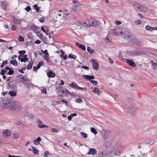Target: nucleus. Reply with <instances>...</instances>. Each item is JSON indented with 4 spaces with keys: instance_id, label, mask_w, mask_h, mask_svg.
<instances>
[{
    "instance_id": "13d9d810",
    "label": "nucleus",
    "mask_w": 157,
    "mask_h": 157,
    "mask_svg": "<svg viewBox=\"0 0 157 157\" xmlns=\"http://www.w3.org/2000/svg\"><path fill=\"white\" fill-rule=\"evenodd\" d=\"M152 65L153 66V68H157V63H152Z\"/></svg>"
},
{
    "instance_id": "4d7b16f0",
    "label": "nucleus",
    "mask_w": 157,
    "mask_h": 157,
    "mask_svg": "<svg viewBox=\"0 0 157 157\" xmlns=\"http://www.w3.org/2000/svg\"><path fill=\"white\" fill-rule=\"evenodd\" d=\"M115 23L117 25H119L121 23V22L120 21H115Z\"/></svg>"
},
{
    "instance_id": "0eeeda50",
    "label": "nucleus",
    "mask_w": 157,
    "mask_h": 157,
    "mask_svg": "<svg viewBox=\"0 0 157 157\" xmlns=\"http://www.w3.org/2000/svg\"><path fill=\"white\" fill-rule=\"evenodd\" d=\"M132 40H130L131 43L135 44L138 46H141L142 44V42L141 41H140L138 39H137L135 37L134 38H132Z\"/></svg>"
},
{
    "instance_id": "9d476101",
    "label": "nucleus",
    "mask_w": 157,
    "mask_h": 157,
    "mask_svg": "<svg viewBox=\"0 0 157 157\" xmlns=\"http://www.w3.org/2000/svg\"><path fill=\"white\" fill-rule=\"evenodd\" d=\"M11 135V132L10 130H4L3 132V136L7 138Z\"/></svg>"
},
{
    "instance_id": "a878e982",
    "label": "nucleus",
    "mask_w": 157,
    "mask_h": 157,
    "mask_svg": "<svg viewBox=\"0 0 157 157\" xmlns=\"http://www.w3.org/2000/svg\"><path fill=\"white\" fill-rule=\"evenodd\" d=\"M68 58H73V59H77V56L73 55V54L71 53V54H70L68 56Z\"/></svg>"
},
{
    "instance_id": "e2e57ef3",
    "label": "nucleus",
    "mask_w": 157,
    "mask_h": 157,
    "mask_svg": "<svg viewBox=\"0 0 157 157\" xmlns=\"http://www.w3.org/2000/svg\"><path fill=\"white\" fill-rule=\"evenodd\" d=\"M33 71H36V72L37 71V69H38L37 68V67H34L33 68Z\"/></svg>"
},
{
    "instance_id": "bf43d9fd",
    "label": "nucleus",
    "mask_w": 157,
    "mask_h": 157,
    "mask_svg": "<svg viewBox=\"0 0 157 157\" xmlns=\"http://www.w3.org/2000/svg\"><path fill=\"white\" fill-rule=\"evenodd\" d=\"M16 26L15 25H13L12 26V30L14 31L16 30Z\"/></svg>"
},
{
    "instance_id": "4c0bfd02",
    "label": "nucleus",
    "mask_w": 157,
    "mask_h": 157,
    "mask_svg": "<svg viewBox=\"0 0 157 157\" xmlns=\"http://www.w3.org/2000/svg\"><path fill=\"white\" fill-rule=\"evenodd\" d=\"M24 9L28 12H29V11L31 10L30 6H27L26 8H25Z\"/></svg>"
},
{
    "instance_id": "c9c22d12",
    "label": "nucleus",
    "mask_w": 157,
    "mask_h": 157,
    "mask_svg": "<svg viewBox=\"0 0 157 157\" xmlns=\"http://www.w3.org/2000/svg\"><path fill=\"white\" fill-rule=\"evenodd\" d=\"M145 28L146 29L150 30V31H152L154 29L153 28L151 27H150L149 26L147 25L146 26Z\"/></svg>"
},
{
    "instance_id": "2f4dec72",
    "label": "nucleus",
    "mask_w": 157,
    "mask_h": 157,
    "mask_svg": "<svg viewBox=\"0 0 157 157\" xmlns=\"http://www.w3.org/2000/svg\"><path fill=\"white\" fill-rule=\"evenodd\" d=\"M19 136V133L16 132L14 133L13 135V137L15 139H17L18 138Z\"/></svg>"
},
{
    "instance_id": "f03ea898",
    "label": "nucleus",
    "mask_w": 157,
    "mask_h": 157,
    "mask_svg": "<svg viewBox=\"0 0 157 157\" xmlns=\"http://www.w3.org/2000/svg\"><path fill=\"white\" fill-rule=\"evenodd\" d=\"M6 88L8 89H14L17 85V82L16 80H13L11 81H9L8 82Z\"/></svg>"
},
{
    "instance_id": "bb28decb",
    "label": "nucleus",
    "mask_w": 157,
    "mask_h": 157,
    "mask_svg": "<svg viewBox=\"0 0 157 157\" xmlns=\"http://www.w3.org/2000/svg\"><path fill=\"white\" fill-rule=\"evenodd\" d=\"M32 148L33 149V152L34 154L37 155L39 154V151L38 150L35 148L33 147H32Z\"/></svg>"
},
{
    "instance_id": "8fccbe9b",
    "label": "nucleus",
    "mask_w": 157,
    "mask_h": 157,
    "mask_svg": "<svg viewBox=\"0 0 157 157\" xmlns=\"http://www.w3.org/2000/svg\"><path fill=\"white\" fill-rule=\"evenodd\" d=\"M141 23V20H137V21H135V23L137 25H139Z\"/></svg>"
},
{
    "instance_id": "20e7f679",
    "label": "nucleus",
    "mask_w": 157,
    "mask_h": 157,
    "mask_svg": "<svg viewBox=\"0 0 157 157\" xmlns=\"http://www.w3.org/2000/svg\"><path fill=\"white\" fill-rule=\"evenodd\" d=\"M90 62L93 64L92 66L94 69L95 71L98 70L99 67V64L98 62L93 59H91Z\"/></svg>"
},
{
    "instance_id": "b1692460",
    "label": "nucleus",
    "mask_w": 157,
    "mask_h": 157,
    "mask_svg": "<svg viewBox=\"0 0 157 157\" xmlns=\"http://www.w3.org/2000/svg\"><path fill=\"white\" fill-rule=\"evenodd\" d=\"M87 51L91 54H93L94 53V50L92 49L90 47H88L87 48Z\"/></svg>"
},
{
    "instance_id": "680f3d73",
    "label": "nucleus",
    "mask_w": 157,
    "mask_h": 157,
    "mask_svg": "<svg viewBox=\"0 0 157 157\" xmlns=\"http://www.w3.org/2000/svg\"><path fill=\"white\" fill-rule=\"evenodd\" d=\"M18 71L21 73H22V74H24V72L23 71V69H19Z\"/></svg>"
},
{
    "instance_id": "e433bc0d",
    "label": "nucleus",
    "mask_w": 157,
    "mask_h": 157,
    "mask_svg": "<svg viewBox=\"0 0 157 157\" xmlns=\"http://www.w3.org/2000/svg\"><path fill=\"white\" fill-rule=\"evenodd\" d=\"M18 40L20 41L23 42L24 40V37L21 36H19L18 37Z\"/></svg>"
},
{
    "instance_id": "423d86ee",
    "label": "nucleus",
    "mask_w": 157,
    "mask_h": 157,
    "mask_svg": "<svg viewBox=\"0 0 157 157\" xmlns=\"http://www.w3.org/2000/svg\"><path fill=\"white\" fill-rule=\"evenodd\" d=\"M155 140L153 138H149L146 140L145 144L151 145L154 144L155 143Z\"/></svg>"
},
{
    "instance_id": "412c9836",
    "label": "nucleus",
    "mask_w": 157,
    "mask_h": 157,
    "mask_svg": "<svg viewBox=\"0 0 157 157\" xmlns=\"http://www.w3.org/2000/svg\"><path fill=\"white\" fill-rule=\"evenodd\" d=\"M33 63V61L32 59L31 60V61L29 62V63L27 67V69L28 70H30L31 69L32 67V64Z\"/></svg>"
},
{
    "instance_id": "2eb2a0df",
    "label": "nucleus",
    "mask_w": 157,
    "mask_h": 157,
    "mask_svg": "<svg viewBox=\"0 0 157 157\" xmlns=\"http://www.w3.org/2000/svg\"><path fill=\"white\" fill-rule=\"evenodd\" d=\"M69 86L72 88L78 90V86L74 82H72L71 84H69Z\"/></svg>"
},
{
    "instance_id": "72a5a7b5",
    "label": "nucleus",
    "mask_w": 157,
    "mask_h": 157,
    "mask_svg": "<svg viewBox=\"0 0 157 157\" xmlns=\"http://www.w3.org/2000/svg\"><path fill=\"white\" fill-rule=\"evenodd\" d=\"M78 90L86 91L87 90V88L86 87H81L78 86Z\"/></svg>"
},
{
    "instance_id": "49530a36",
    "label": "nucleus",
    "mask_w": 157,
    "mask_h": 157,
    "mask_svg": "<svg viewBox=\"0 0 157 157\" xmlns=\"http://www.w3.org/2000/svg\"><path fill=\"white\" fill-rule=\"evenodd\" d=\"M90 82H91L92 83L94 84H96V85L98 84V82L96 81L91 80H90Z\"/></svg>"
},
{
    "instance_id": "a211bd4d",
    "label": "nucleus",
    "mask_w": 157,
    "mask_h": 157,
    "mask_svg": "<svg viewBox=\"0 0 157 157\" xmlns=\"http://www.w3.org/2000/svg\"><path fill=\"white\" fill-rule=\"evenodd\" d=\"M41 140V138L40 137H38L36 139L34 140V142L35 144L37 145Z\"/></svg>"
},
{
    "instance_id": "cd10ccee",
    "label": "nucleus",
    "mask_w": 157,
    "mask_h": 157,
    "mask_svg": "<svg viewBox=\"0 0 157 157\" xmlns=\"http://www.w3.org/2000/svg\"><path fill=\"white\" fill-rule=\"evenodd\" d=\"M80 135L82 137L84 138H86L88 136L87 134L86 133L82 132H80Z\"/></svg>"
},
{
    "instance_id": "864d4df0",
    "label": "nucleus",
    "mask_w": 157,
    "mask_h": 157,
    "mask_svg": "<svg viewBox=\"0 0 157 157\" xmlns=\"http://www.w3.org/2000/svg\"><path fill=\"white\" fill-rule=\"evenodd\" d=\"M62 102L64 103L65 104L67 105V106H68V103L67 102V101L66 100H65V99H63L62 101H61Z\"/></svg>"
},
{
    "instance_id": "6ab92c4d",
    "label": "nucleus",
    "mask_w": 157,
    "mask_h": 157,
    "mask_svg": "<svg viewBox=\"0 0 157 157\" xmlns=\"http://www.w3.org/2000/svg\"><path fill=\"white\" fill-rule=\"evenodd\" d=\"M10 63L13 65L17 66L18 65L17 61L16 59L11 60L10 61Z\"/></svg>"
},
{
    "instance_id": "338daca9",
    "label": "nucleus",
    "mask_w": 157,
    "mask_h": 157,
    "mask_svg": "<svg viewBox=\"0 0 157 157\" xmlns=\"http://www.w3.org/2000/svg\"><path fill=\"white\" fill-rule=\"evenodd\" d=\"M72 117L71 116V115H70L68 117V119L69 121H71V119L72 118Z\"/></svg>"
},
{
    "instance_id": "0e129e2a",
    "label": "nucleus",
    "mask_w": 157,
    "mask_h": 157,
    "mask_svg": "<svg viewBox=\"0 0 157 157\" xmlns=\"http://www.w3.org/2000/svg\"><path fill=\"white\" fill-rule=\"evenodd\" d=\"M34 43L37 44H39L41 43V41L40 40H37L35 41Z\"/></svg>"
},
{
    "instance_id": "774afa93",
    "label": "nucleus",
    "mask_w": 157,
    "mask_h": 157,
    "mask_svg": "<svg viewBox=\"0 0 157 157\" xmlns=\"http://www.w3.org/2000/svg\"><path fill=\"white\" fill-rule=\"evenodd\" d=\"M76 45L79 48L81 45V44H80L78 42H76L75 43Z\"/></svg>"
},
{
    "instance_id": "f3484780",
    "label": "nucleus",
    "mask_w": 157,
    "mask_h": 157,
    "mask_svg": "<svg viewBox=\"0 0 157 157\" xmlns=\"http://www.w3.org/2000/svg\"><path fill=\"white\" fill-rule=\"evenodd\" d=\"M49 78H54L55 76V73H54L52 71H49L48 72L47 74Z\"/></svg>"
},
{
    "instance_id": "c756f323",
    "label": "nucleus",
    "mask_w": 157,
    "mask_h": 157,
    "mask_svg": "<svg viewBox=\"0 0 157 157\" xmlns=\"http://www.w3.org/2000/svg\"><path fill=\"white\" fill-rule=\"evenodd\" d=\"M59 91H60V92L62 94H63L65 93V91L64 90V88H63L61 86H59Z\"/></svg>"
},
{
    "instance_id": "f257e3e1",
    "label": "nucleus",
    "mask_w": 157,
    "mask_h": 157,
    "mask_svg": "<svg viewBox=\"0 0 157 157\" xmlns=\"http://www.w3.org/2000/svg\"><path fill=\"white\" fill-rule=\"evenodd\" d=\"M77 25L79 26L82 25L85 27H88L89 26H96L97 25V24L95 20L94 21H92V20H86V21L83 22H78Z\"/></svg>"
},
{
    "instance_id": "6e6552de",
    "label": "nucleus",
    "mask_w": 157,
    "mask_h": 157,
    "mask_svg": "<svg viewBox=\"0 0 157 157\" xmlns=\"http://www.w3.org/2000/svg\"><path fill=\"white\" fill-rule=\"evenodd\" d=\"M132 5L135 10L139 11L140 7L141 6V4L133 2L132 3Z\"/></svg>"
},
{
    "instance_id": "09e8293b",
    "label": "nucleus",
    "mask_w": 157,
    "mask_h": 157,
    "mask_svg": "<svg viewBox=\"0 0 157 157\" xmlns=\"http://www.w3.org/2000/svg\"><path fill=\"white\" fill-rule=\"evenodd\" d=\"M79 48L81 49H82L83 50H86V47L85 46L81 44Z\"/></svg>"
},
{
    "instance_id": "393cba45",
    "label": "nucleus",
    "mask_w": 157,
    "mask_h": 157,
    "mask_svg": "<svg viewBox=\"0 0 157 157\" xmlns=\"http://www.w3.org/2000/svg\"><path fill=\"white\" fill-rule=\"evenodd\" d=\"M93 91L94 93H97L98 94H99L100 93H101V91L99 90V89L97 87H95Z\"/></svg>"
},
{
    "instance_id": "79ce46f5",
    "label": "nucleus",
    "mask_w": 157,
    "mask_h": 157,
    "mask_svg": "<svg viewBox=\"0 0 157 157\" xmlns=\"http://www.w3.org/2000/svg\"><path fill=\"white\" fill-rule=\"evenodd\" d=\"M8 63V62L6 60L3 61V62L2 63V64L1 65V68H3L5 64H6Z\"/></svg>"
},
{
    "instance_id": "37998d69",
    "label": "nucleus",
    "mask_w": 157,
    "mask_h": 157,
    "mask_svg": "<svg viewBox=\"0 0 157 157\" xmlns=\"http://www.w3.org/2000/svg\"><path fill=\"white\" fill-rule=\"evenodd\" d=\"M19 21V20H13V22L14 24H19L20 25L21 24V22Z\"/></svg>"
},
{
    "instance_id": "c03bdc74",
    "label": "nucleus",
    "mask_w": 157,
    "mask_h": 157,
    "mask_svg": "<svg viewBox=\"0 0 157 157\" xmlns=\"http://www.w3.org/2000/svg\"><path fill=\"white\" fill-rule=\"evenodd\" d=\"M41 30L43 31L44 33H45V34L47 35H48V31L47 32H46L45 30V29H44V27L43 26H42L41 28Z\"/></svg>"
},
{
    "instance_id": "69168bd1",
    "label": "nucleus",
    "mask_w": 157,
    "mask_h": 157,
    "mask_svg": "<svg viewBox=\"0 0 157 157\" xmlns=\"http://www.w3.org/2000/svg\"><path fill=\"white\" fill-rule=\"evenodd\" d=\"M71 116L73 117L76 116L77 115V113H74L70 114Z\"/></svg>"
},
{
    "instance_id": "39448f33",
    "label": "nucleus",
    "mask_w": 157,
    "mask_h": 157,
    "mask_svg": "<svg viewBox=\"0 0 157 157\" xmlns=\"http://www.w3.org/2000/svg\"><path fill=\"white\" fill-rule=\"evenodd\" d=\"M124 37L125 39L127 40L128 41L131 42L130 40H132V38H134V37H131L132 34L131 33H128L127 32L124 33Z\"/></svg>"
},
{
    "instance_id": "f8f14e48",
    "label": "nucleus",
    "mask_w": 157,
    "mask_h": 157,
    "mask_svg": "<svg viewBox=\"0 0 157 157\" xmlns=\"http://www.w3.org/2000/svg\"><path fill=\"white\" fill-rule=\"evenodd\" d=\"M80 8L81 6L80 4L79 3L73 7L72 8V11L74 12H75V11H77L79 10L80 9Z\"/></svg>"
},
{
    "instance_id": "5701e85b",
    "label": "nucleus",
    "mask_w": 157,
    "mask_h": 157,
    "mask_svg": "<svg viewBox=\"0 0 157 157\" xmlns=\"http://www.w3.org/2000/svg\"><path fill=\"white\" fill-rule=\"evenodd\" d=\"M9 94L11 96L13 97L16 96L17 95L16 92L13 91H10L9 92Z\"/></svg>"
},
{
    "instance_id": "f704fd0d",
    "label": "nucleus",
    "mask_w": 157,
    "mask_h": 157,
    "mask_svg": "<svg viewBox=\"0 0 157 157\" xmlns=\"http://www.w3.org/2000/svg\"><path fill=\"white\" fill-rule=\"evenodd\" d=\"M44 64V63L43 62H39V63L37 65L36 67H37L38 69H39L40 67L42 66Z\"/></svg>"
},
{
    "instance_id": "ddd939ff",
    "label": "nucleus",
    "mask_w": 157,
    "mask_h": 157,
    "mask_svg": "<svg viewBox=\"0 0 157 157\" xmlns=\"http://www.w3.org/2000/svg\"><path fill=\"white\" fill-rule=\"evenodd\" d=\"M38 121V123L37 124V125L39 128H42L48 127L47 126L43 124V123L39 119Z\"/></svg>"
},
{
    "instance_id": "7ed1b4c3",
    "label": "nucleus",
    "mask_w": 157,
    "mask_h": 157,
    "mask_svg": "<svg viewBox=\"0 0 157 157\" xmlns=\"http://www.w3.org/2000/svg\"><path fill=\"white\" fill-rule=\"evenodd\" d=\"M23 76L21 75H20L19 76H17V77H19V78L20 79V80H19V82H22L23 83L25 84L26 85H27V82H31V80H29L28 79V78L26 77V78H25L23 77H21V76Z\"/></svg>"
},
{
    "instance_id": "473e14b6",
    "label": "nucleus",
    "mask_w": 157,
    "mask_h": 157,
    "mask_svg": "<svg viewBox=\"0 0 157 157\" xmlns=\"http://www.w3.org/2000/svg\"><path fill=\"white\" fill-rule=\"evenodd\" d=\"M90 130L91 132L95 135H96L97 133V132L96 129L94 128H91Z\"/></svg>"
},
{
    "instance_id": "1a4fd4ad",
    "label": "nucleus",
    "mask_w": 157,
    "mask_h": 157,
    "mask_svg": "<svg viewBox=\"0 0 157 157\" xmlns=\"http://www.w3.org/2000/svg\"><path fill=\"white\" fill-rule=\"evenodd\" d=\"M148 10L149 9L147 7L141 5L139 11H141L143 13H147Z\"/></svg>"
},
{
    "instance_id": "a18cd8bd",
    "label": "nucleus",
    "mask_w": 157,
    "mask_h": 157,
    "mask_svg": "<svg viewBox=\"0 0 157 157\" xmlns=\"http://www.w3.org/2000/svg\"><path fill=\"white\" fill-rule=\"evenodd\" d=\"M18 52L20 55L21 54L24 55L26 53V51L25 50H21L19 51Z\"/></svg>"
},
{
    "instance_id": "6e6d98bb",
    "label": "nucleus",
    "mask_w": 157,
    "mask_h": 157,
    "mask_svg": "<svg viewBox=\"0 0 157 157\" xmlns=\"http://www.w3.org/2000/svg\"><path fill=\"white\" fill-rule=\"evenodd\" d=\"M41 92L43 93L46 94L47 93L46 89L45 88L41 90Z\"/></svg>"
},
{
    "instance_id": "4be33fe9",
    "label": "nucleus",
    "mask_w": 157,
    "mask_h": 157,
    "mask_svg": "<svg viewBox=\"0 0 157 157\" xmlns=\"http://www.w3.org/2000/svg\"><path fill=\"white\" fill-rule=\"evenodd\" d=\"M43 57L48 63H50V62L51 60L49 59V58L48 56L44 55L43 56Z\"/></svg>"
},
{
    "instance_id": "3c124183",
    "label": "nucleus",
    "mask_w": 157,
    "mask_h": 157,
    "mask_svg": "<svg viewBox=\"0 0 157 157\" xmlns=\"http://www.w3.org/2000/svg\"><path fill=\"white\" fill-rule=\"evenodd\" d=\"M42 52H43L44 54H46L47 56L49 55V53H48L47 50H45L44 51L42 50Z\"/></svg>"
},
{
    "instance_id": "603ef678",
    "label": "nucleus",
    "mask_w": 157,
    "mask_h": 157,
    "mask_svg": "<svg viewBox=\"0 0 157 157\" xmlns=\"http://www.w3.org/2000/svg\"><path fill=\"white\" fill-rule=\"evenodd\" d=\"M1 3H2V4L4 6H5V7H4L3 6V7L4 8V9H6V2H1Z\"/></svg>"
},
{
    "instance_id": "9b49d317",
    "label": "nucleus",
    "mask_w": 157,
    "mask_h": 157,
    "mask_svg": "<svg viewBox=\"0 0 157 157\" xmlns=\"http://www.w3.org/2000/svg\"><path fill=\"white\" fill-rule=\"evenodd\" d=\"M97 150L95 148H90L89 149V151L87 152V155L92 154L94 155L97 154Z\"/></svg>"
},
{
    "instance_id": "dca6fc26",
    "label": "nucleus",
    "mask_w": 157,
    "mask_h": 157,
    "mask_svg": "<svg viewBox=\"0 0 157 157\" xmlns=\"http://www.w3.org/2000/svg\"><path fill=\"white\" fill-rule=\"evenodd\" d=\"M111 33L114 36H119V32L118 30L115 29H112L111 30Z\"/></svg>"
},
{
    "instance_id": "5fc2aeb1",
    "label": "nucleus",
    "mask_w": 157,
    "mask_h": 157,
    "mask_svg": "<svg viewBox=\"0 0 157 157\" xmlns=\"http://www.w3.org/2000/svg\"><path fill=\"white\" fill-rule=\"evenodd\" d=\"M82 67L84 69L86 70H88L89 69V67H87L86 66H83Z\"/></svg>"
},
{
    "instance_id": "aec40b11",
    "label": "nucleus",
    "mask_w": 157,
    "mask_h": 157,
    "mask_svg": "<svg viewBox=\"0 0 157 157\" xmlns=\"http://www.w3.org/2000/svg\"><path fill=\"white\" fill-rule=\"evenodd\" d=\"M102 134L105 138H107L109 134V132L108 131H104L102 132Z\"/></svg>"
},
{
    "instance_id": "7c9ffc66",
    "label": "nucleus",
    "mask_w": 157,
    "mask_h": 157,
    "mask_svg": "<svg viewBox=\"0 0 157 157\" xmlns=\"http://www.w3.org/2000/svg\"><path fill=\"white\" fill-rule=\"evenodd\" d=\"M14 73V71L12 69L11 70H9V71L7 72L6 73V74L7 75H12Z\"/></svg>"
},
{
    "instance_id": "ea45409f",
    "label": "nucleus",
    "mask_w": 157,
    "mask_h": 157,
    "mask_svg": "<svg viewBox=\"0 0 157 157\" xmlns=\"http://www.w3.org/2000/svg\"><path fill=\"white\" fill-rule=\"evenodd\" d=\"M75 102L77 103H81L83 102V101L81 99L78 98L75 100Z\"/></svg>"
},
{
    "instance_id": "4468645a",
    "label": "nucleus",
    "mask_w": 157,
    "mask_h": 157,
    "mask_svg": "<svg viewBox=\"0 0 157 157\" xmlns=\"http://www.w3.org/2000/svg\"><path fill=\"white\" fill-rule=\"evenodd\" d=\"M127 63L130 66L135 67L136 66L135 63L132 60L130 59H127Z\"/></svg>"
},
{
    "instance_id": "052dcab7",
    "label": "nucleus",
    "mask_w": 157,
    "mask_h": 157,
    "mask_svg": "<svg viewBox=\"0 0 157 157\" xmlns=\"http://www.w3.org/2000/svg\"><path fill=\"white\" fill-rule=\"evenodd\" d=\"M51 131L54 132H57V130L56 128H52L51 129Z\"/></svg>"
},
{
    "instance_id": "c85d7f7f",
    "label": "nucleus",
    "mask_w": 157,
    "mask_h": 157,
    "mask_svg": "<svg viewBox=\"0 0 157 157\" xmlns=\"http://www.w3.org/2000/svg\"><path fill=\"white\" fill-rule=\"evenodd\" d=\"M33 8L37 12H38L40 11L39 7L36 4L33 5Z\"/></svg>"
},
{
    "instance_id": "de8ad7c7",
    "label": "nucleus",
    "mask_w": 157,
    "mask_h": 157,
    "mask_svg": "<svg viewBox=\"0 0 157 157\" xmlns=\"http://www.w3.org/2000/svg\"><path fill=\"white\" fill-rule=\"evenodd\" d=\"M84 78L85 79L87 80H90V75H84Z\"/></svg>"
},
{
    "instance_id": "58836bf2",
    "label": "nucleus",
    "mask_w": 157,
    "mask_h": 157,
    "mask_svg": "<svg viewBox=\"0 0 157 157\" xmlns=\"http://www.w3.org/2000/svg\"><path fill=\"white\" fill-rule=\"evenodd\" d=\"M7 71L3 69L0 72V74L2 75H4L5 73Z\"/></svg>"
},
{
    "instance_id": "a19ab883",
    "label": "nucleus",
    "mask_w": 157,
    "mask_h": 157,
    "mask_svg": "<svg viewBox=\"0 0 157 157\" xmlns=\"http://www.w3.org/2000/svg\"><path fill=\"white\" fill-rule=\"evenodd\" d=\"M27 85H26L27 86V88H28L29 89L30 88V87H32V84L31 82H27Z\"/></svg>"
}]
</instances>
